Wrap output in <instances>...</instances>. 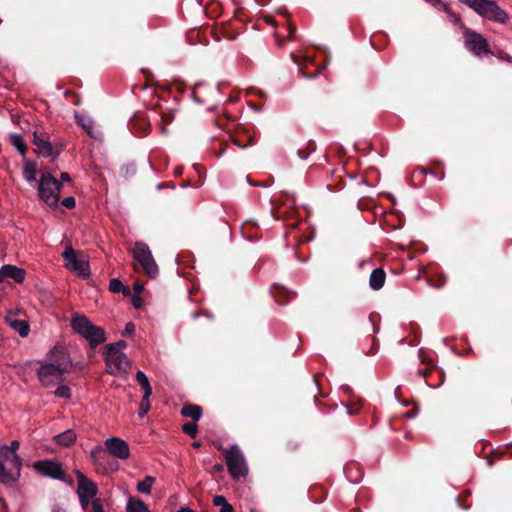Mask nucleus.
<instances>
[{
    "mask_svg": "<svg viewBox=\"0 0 512 512\" xmlns=\"http://www.w3.org/2000/svg\"><path fill=\"white\" fill-rule=\"evenodd\" d=\"M72 330L85 338L91 348H96L106 340L105 331L93 324L86 316L75 313L70 320Z\"/></svg>",
    "mask_w": 512,
    "mask_h": 512,
    "instance_id": "1",
    "label": "nucleus"
},
{
    "mask_svg": "<svg viewBox=\"0 0 512 512\" xmlns=\"http://www.w3.org/2000/svg\"><path fill=\"white\" fill-rule=\"evenodd\" d=\"M70 362L66 357H62L55 363L46 362L41 364L37 375L41 384L45 387H51L62 383L65 378L64 374L68 371Z\"/></svg>",
    "mask_w": 512,
    "mask_h": 512,
    "instance_id": "2",
    "label": "nucleus"
},
{
    "mask_svg": "<svg viewBox=\"0 0 512 512\" xmlns=\"http://www.w3.org/2000/svg\"><path fill=\"white\" fill-rule=\"evenodd\" d=\"M461 3L473 9L480 16L499 23H505L508 19L507 13L501 9L496 2L488 0H459Z\"/></svg>",
    "mask_w": 512,
    "mask_h": 512,
    "instance_id": "3",
    "label": "nucleus"
},
{
    "mask_svg": "<svg viewBox=\"0 0 512 512\" xmlns=\"http://www.w3.org/2000/svg\"><path fill=\"white\" fill-rule=\"evenodd\" d=\"M62 184L50 173L41 174L38 184V194L42 201L50 207H56L59 202V194Z\"/></svg>",
    "mask_w": 512,
    "mask_h": 512,
    "instance_id": "4",
    "label": "nucleus"
},
{
    "mask_svg": "<svg viewBox=\"0 0 512 512\" xmlns=\"http://www.w3.org/2000/svg\"><path fill=\"white\" fill-rule=\"evenodd\" d=\"M131 252L134 260L150 278H155L158 275V266L147 244L143 242H136L131 249Z\"/></svg>",
    "mask_w": 512,
    "mask_h": 512,
    "instance_id": "5",
    "label": "nucleus"
},
{
    "mask_svg": "<svg viewBox=\"0 0 512 512\" xmlns=\"http://www.w3.org/2000/svg\"><path fill=\"white\" fill-rule=\"evenodd\" d=\"M65 261V267L82 278L90 276V267L88 260L84 255H78L72 247H67L62 253Z\"/></svg>",
    "mask_w": 512,
    "mask_h": 512,
    "instance_id": "6",
    "label": "nucleus"
},
{
    "mask_svg": "<svg viewBox=\"0 0 512 512\" xmlns=\"http://www.w3.org/2000/svg\"><path fill=\"white\" fill-rule=\"evenodd\" d=\"M227 467L233 478L245 477L248 469L243 453L237 445H233L226 451Z\"/></svg>",
    "mask_w": 512,
    "mask_h": 512,
    "instance_id": "7",
    "label": "nucleus"
},
{
    "mask_svg": "<svg viewBox=\"0 0 512 512\" xmlns=\"http://www.w3.org/2000/svg\"><path fill=\"white\" fill-rule=\"evenodd\" d=\"M105 361L107 372L112 375L126 373L130 361L123 352L105 350Z\"/></svg>",
    "mask_w": 512,
    "mask_h": 512,
    "instance_id": "8",
    "label": "nucleus"
},
{
    "mask_svg": "<svg viewBox=\"0 0 512 512\" xmlns=\"http://www.w3.org/2000/svg\"><path fill=\"white\" fill-rule=\"evenodd\" d=\"M465 46L476 56H481L490 53L487 40L479 33L465 30Z\"/></svg>",
    "mask_w": 512,
    "mask_h": 512,
    "instance_id": "9",
    "label": "nucleus"
},
{
    "mask_svg": "<svg viewBox=\"0 0 512 512\" xmlns=\"http://www.w3.org/2000/svg\"><path fill=\"white\" fill-rule=\"evenodd\" d=\"M24 312L20 309L15 311H8L5 316L6 323L16 331L21 337L28 336L30 332V326L25 318H23Z\"/></svg>",
    "mask_w": 512,
    "mask_h": 512,
    "instance_id": "10",
    "label": "nucleus"
},
{
    "mask_svg": "<svg viewBox=\"0 0 512 512\" xmlns=\"http://www.w3.org/2000/svg\"><path fill=\"white\" fill-rule=\"evenodd\" d=\"M106 450L114 457L125 460L130 455V448L126 441L111 437L105 440Z\"/></svg>",
    "mask_w": 512,
    "mask_h": 512,
    "instance_id": "11",
    "label": "nucleus"
},
{
    "mask_svg": "<svg viewBox=\"0 0 512 512\" xmlns=\"http://www.w3.org/2000/svg\"><path fill=\"white\" fill-rule=\"evenodd\" d=\"M34 468L42 475L62 480L64 479L65 473L62 469V466L54 461H38L34 463Z\"/></svg>",
    "mask_w": 512,
    "mask_h": 512,
    "instance_id": "12",
    "label": "nucleus"
},
{
    "mask_svg": "<svg viewBox=\"0 0 512 512\" xmlns=\"http://www.w3.org/2000/svg\"><path fill=\"white\" fill-rule=\"evenodd\" d=\"M19 442L17 440H13L10 446H1L0 447V458L5 459L11 462L14 470H16V474L21 469V460L16 450L19 448Z\"/></svg>",
    "mask_w": 512,
    "mask_h": 512,
    "instance_id": "13",
    "label": "nucleus"
},
{
    "mask_svg": "<svg viewBox=\"0 0 512 512\" xmlns=\"http://www.w3.org/2000/svg\"><path fill=\"white\" fill-rule=\"evenodd\" d=\"M78 487H77V495L94 498L97 494L98 488L97 485L88 479L84 474L78 472L77 473Z\"/></svg>",
    "mask_w": 512,
    "mask_h": 512,
    "instance_id": "14",
    "label": "nucleus"
},
{
    "mask_svg": "<svg viewBox=\"0 0 512 512\" xmlns=\"http://www.w3.org/2000/svg\"><path fill=\"white\" fill-rule=\"evenodd\" d=\"M20 476V471L16 474L10 461L0 458V482L11 485L16 482Z\"/></svg>",
    "mask_w": 512,
    "mask_h": 512,
    "instance_id": "15",
    "label": "nucleus"
},
{
    "mask_svg": "<svg viewBox=\"0 0 512 512\" xmlns=\"http://www.w3.org/2000/svg\"><path fill=\"white\" fill-rule=\"evenodd\" d=\"M26 272L17 266L6 264L0 268V282L6 278H12L17 283H22L25 279Z\"/></svg>",
    "mask_w": 512,
    "mask_h": 512,
    "instance_id": "16",
    "label": "nucleus"
},
{
    "mask_svg": "<svg viewBox=\"0 0 512 512\" xmlns=\"http://www.w3.org/2000/svg\"><path fill=\"white\" fill-rule=\"evenodd\" d=\"M74 116L77 124L80 125L90 137L95 139L99 137V132L95 129V122L90 116L80 112H75Z\"/></svg>",
    "mask_w": 512,
    "mask_h": 512,
    "instance_id": "17",
    "label": "nucleus"
},
{
    "mask_svg": "<svg viewBox=\"0 0 512 512\" xmlns=\"http://www.w3.org/2000/svg\"><path fill=\"white\" fill-rule=\"evenodd\" d=\"M386 274L383 269H374L369 278V285L373 290H379L384 286Z\"/></svg>",
    "mask_w": 512,
    "mask_h": 512,
    "instance_id": "18",
    "label": "nucleus"
},
{
    "mask_svg": "<svg viewBox=\"0 0 512 512\" xmlns=\"http://www.w3.org/2000/svg\"><path fill=\"white\" fill-rule=\"evenodd\" d=\"M427 385L431 388H438L442 385L444 381V373L441 370L434 369L429 372V375L423 374Z\"/></svg>",
    "mask_w": 512,
    "mask_h": 512,
    "instance_id": "19",
    "label": "nucleus"
},
{
    "mask_svg": "<svg viewBox=\"0 0 512 512\" xmlns=\"http://www.w3.org/2000/svg\"><path fill=\"white\" fill-rule=\"evenodd\" d=\"M33 143L37 147L38 152L43 156L48 157L52 155L53 149L51 143L41 138L37 132L33 134Z\"/></svg>",
    "mask_w": 512,
    "mask_h": 512,
    "instance_id": "20",
    "label": "nucleus"
},
{
    "mask_svg": "<svg viewBox=\"0 0 512 512\" xmlns=\"http://www.w3.org/2000/svg\"><path fill=\"white\" fill-rule=\"evenodd\" d=\"M181 414L191 418L193 421H198L202 416V408L198 405L187 404L183 406Z\"/></svg>",
    "mask_w": 512,
    "mask_h": 512,
    "instance_id": "21",
    "label": "nucleus"
},
{
    "mask_svg": "<svg viewBox=\"0 0 512 512\" xmlns=\"http://www.w3.org/2000/svg\"><path fill=\"white\" fill-rule=\"evenodd\" d=\"M55 442L61 446H69L76 439V433L72 429H68L54 437Z\"/></svg>",
    "mask_w": 512,
    "mask_h": 512,
    "instance_id": "22",
    "label": "nucleus"
},
{
    "mask_svg": "<svg viewBox=\"0 0 512 512\" xmlns=\"http://www.w3.org/2000/svg\"><path fill=\"white\" fill-rule=\"evenodd\" d=\"M156 479L153 476H146L142 481L137 484L136 490L141 494H150Z\"/></svg>",
    "mask_w": 512,
    "mask_h": 512,
    "instance_id": "23",
    "label": "nucleus"
},
{
    "mask_svg": "<svg viewBox=\"0 0 512 512\" xmlns=\"http://www.w3.org/2000/svg\"><path fill=\"white\" fill-rule=\"evenodd\" d=\"M36 172V164L32 161H27L23 167L24 179L29 183L36 182Z\"/></svg>",
    "mask_w": 512,
    "mask_h": 512,
    "instance_id": "24",
    "label": "nucleus"
},
{
    "mask_svg": "<svg viewBox=\"0 0 512 512\" xmlns=\"http://www.w3.org/2000/svg\"><path fill=\"white\" fill-rule=\"evenodd\" d=\"M126 512H149V510L142 500L130 498L127 503Z\"/></svg>",
    "mask_w": 512,
    "mask_h": 512,
    "instance_id": "25",
    "label": "nucleus"
},
{
    "mask_svg": "<svg viewBox=\"0 0 512 512\" xmlns=\"http://www.w3.org/2000/svg\"><path fill=\"white\" fill-rule=\"evenodd\" d=\"M136 379L138 384L144 391V395H152V387L150 385L149 379L143 371H137Z\"/></svg>",
    "mask_w": 512,
    "mask_h": 512,
    "instance_id": "26",
    "label": "nucleus"
},
{
    "mask_svg": "<svg viewBox=\"0 0 512 512\" xmlns=\"http://www.w3.org/2000/svg\"><path fill=\"white\" fill-rule=\"evenodd\" d=\"M11 144L18 150V152L24 156L26 153V146L23 140V137L20 134H11L10 135Z\"/></svg>",
    "mask_w": 512,
    "mask_h": 512,
    "instance_id": "27",
    "label": "nucleus"
},
{
    "mask_svg": "<svg viewBox=\"0 0 512 512\" xmlns=\"http://www.w3.org/2000/svg\"><path fill=\"white\" fill-rule=\"evenodd\" d=\"M213 504L220 507V512H234L233 507L227 502L226 498L222 495H215L213 497Z\"/></svg>",
    "mask_w": 512,
    "mask_h": 512,
    "instance_id": "28",
    "label": "nucleus"
},
{
    "mask_svg": "<svg viewBox=\"0 0 512 512\" xmlns=\"http://www.w3.org/2000/svg\"><path fill=\"white\" fill-rule=\"evenodd\" d=\"M110 291L114 293L123 292L124 294L129 293V289L123 285V283L118 279H112L109 284Z\"/></svg>",
    "mask_w": 512,
    "mask_h": 512,
    "instance_id": "29",
    "label": "nucleus"
},
{
    "mask_svg": "<svg viewBox=\"0 0 512 512\" xmlns=\"http://www.w3.org/2000/svg\"><path fill=\"white\" fill-rule=\"evenodd\" d=\"M150 396L151 395H143L138 411L139 417H144L150 410Z\"/></svg>",
    "mask_w": 512,
    "mask_h": 512,
    "instance_id": "30",
    "label": "nucleus"
},
{
    "mask_svg": "<svg viewBox=\"0 0 512 512\" xmlns=\"http://www.w3.org/2000/svg\"><path fill=\"white\" fill-rule=\"evenodd\" d=\"M55 396L60 398H70L71 390L67 385H60L54 392Z\"/></svg>",
    "mask_w": 512,
    "mask_h": 512,
    "instance_id": "31",
    "label": "nucleus"
},
{
    "mask_svg": "<svg viewBox=\"0 0 512 512\" xmlns=\"http://www.w3.org/2000/svg\"><path fill=\"white\" fill-rule=\"evenodd\" d=\"M193 422H187L183 425V431L191 437H195L197 434V424Z\"/></svg>",
    "mask_w": 512,
    "mask_h": 512,
    "instance_id": "32",
    "label": "nucleus"
},
{
    "mask_svg": "<svg viewBox=\"0 0 512 512\" xmlns=\"http://www.w3.org/2000/svg\"><path fill=\"white\" fill-rule=\"evenodd\" d=\"M127 346L126 342L123 340H120L116 343L108 344L105 346V350L108 351H117L122 352V350Z\"/></svg>",
    "mask_w": 512,
    "mask_h": 512,
    "instance_id": "33",
    "label": "nucleus"
},
{
    "mask_svg": "<svg viewBox=\"0 0 512 512\" xmlns=\"http://www.w3.org/2000/svg\"><path fill=\"white\" fill-rule=\"evenodd\" d=\"M91 506L93 512H104V507L100 499H93Z\"/></svg>",
    "mask_w": 512,
    "mask_h": 512,
    "instance_id": "34",
    "label": "nucleus"
},
{
    "mask_svg": "<svg viewBox=\"0 0 512 512\" xmlns=\"http://www.w3.org/2000/svg\"><path fill=\"white\" fill-rule=\"evenodd\" d=\"M62 205L68 209H72L75 207L76 201L74 197H66L62 200Z\"/></svg>",
    "mask_w": 512,
    "mask_h": 512,
    "instance_id": "35",
    "label": "nucleus"
},
{
    "mask_svg": "<svg viewBox=\"0 0 512 512\" xmlns=\"http://www.w3.org/2000/svg\"><path fill=\"white\" fill-rule=\"evenodd\" d=\"M135 332V325L132 322H128L122 332L124 336H130Z\"/></svg>",
    "mask_w": 512,
    "mask_h": 512,
    "instance_id": "36",
    "label": "nucleus"
},
{
    "mask_svg": "<svg viewBox=\"0 0 512 512\" xmlns=\"http://www.w3.org/2000/svg\"><path fill=\"white\" fill-rule=\"evenodd\" d=\"M78 498H79V501H80L81 507H82L83 509H86V508H87V506H88V504H89V502H90V501L92 502V500L94 499V498H90V497H84V496H82V495L78 496Z\"/></svg>",
    "mask_w": 512,
    "mask_h": 512,
    "instance_id": "37",
    "label": "nucleus"
},
{
    "mask_svg": "<svg viewBox=\"0 0 512 512\" xmlns=\"http://www.w3.org/2000/svg\"><path fill=\"white\" fill-rule=\"evenodd\" d=\"M103 452V448L101 446H96L91 450V456L93 459H98V456Z\"/></svg>",
    "mask_w": 512,
    "mask_h": 512,
    "instance_id": "38",
    "label": "nucleus"
},
{
    "mask_svg": "<svg viewBox=\"0 0 512 512\" xmlns=\"http://www.w3.org/2000/svg\"><path fill=\"white\" fill-rule=\"evenodd\" d=\"M132 304L135 308H140L142 306V300L139 296L132 297Z\"/></svg>",
    "mask_w": 512,
    "mask_h": 512,
    "instance_id": "39",
    "label": "nucleus"
},
{
    "mask_svg": "<svg viewBox=\"0 0 512 512\" xmlns=\"http://www.w3.org/2000/svg\"><path fill=\"white\" fill-rule=\"evenodd\" d=\"M133 289L137 294H140L144 290V286L139 282H135L133 285Z\"/></svg>",
    "mask_w": 512,
    "mask_h": 512,
    "instance_id": "40",
    "label": "nucleus"
},
{
    "mask_svg": "<svg viewBox=\"0 0 512 512\" xmlns=\"http://www.w3.org/2000/svg\"><path fill=\"white\" fill-rule=\"evenodd\" d=\"M60 177H61L62 181H65V182L70 181V175L66 172L61 173Z\"/></svg>",
    "mask_w": 512,
    "mask_h": 512,
    "instance_id": "41",
    "label": "nucleus"
},
{
    "mask_svg": "<svg viewBox=\"0 0 512 512\" xmlns=\"http://www.w3.org/2000/svg\"><path fill=\"white\" fill-rule=\"evenodd\" d=\"M52 512H67L64 508L58 506V505H55L53 508H52Z\"/></svg>",
    "mask_w": 512,
    "mask_h": 512,
    "instance_id": "42",
    "label": "nucleus"
},
{
    "mask_svg": "<svg viewBox=\"0 0 512 512\" xmlns=\"http://www.w3.org/2000/svg\"><path fill=\"white\" fill-rule=\"evenodd\" d=\"M176 512H195V511H193L189 507H182L179 510H177Z\"/></svg>",
    "mask_w": 512,
    "mask_h": 512,
    "instance_id": "43",
    "label": "nucleus"
},
{
    "mask_svg": "<svg viewBox=\"0 0 512 512\" xmlns=\"http://www.w3.org/2000/svg\"><path fill=\"white\" fill-rule=\"evenodd\" d=\"M234 143H235L238 147H240V148H245V147H247L248 145H251V140H249V142H248L247 144H244V145H242V144L238 143V141H237V140H235V141H234Z\"/></svg>",
    "mask_w": 512,
    "mask_h": 512,
    "instance_id": "44",
    "label": "nucleus"
},
{
    "mask_svg": "<svg viewBox=\"0 0 512 512\" xmlns=\"http://www.w3.org/2000/svg\"><path fill=\"white\" fill-rule=\"evenodd\" d=\"M0 503H1L2 507H3V512H7V504L4 501V499L0 498Z\"/></svg>",
    "mask_w": 512,
    "mask_h": 512,
    "instance_id": "45",
    "label": "nucleus"
},
{
    "mask_svg": "<svg viewBox=\"0 0 512 512\" xmlns=\"http://www.w3.org/2000/svg\"><path fill=\"white\" fill-rule=\"evenodd\" d=\"M453 20H454V22H458L460 20L459 15H456V14L453 15Z\"/></svg>",
    "mask_w": 512,
    "mask_h": 512,
    "instance_id": "46",
    "label": "nucleus"
},
{
    "mask_svg": "<svg viewBox=\"0 0 512 512\" xmlns=\"http://www.w3.org/2000/svg\"><path fill=\"white\" fill-rule=\"evenodd\" d=\"M193 446H194V447H196V448H198V447L200 446V444H199V443H197V442H195V443H193Z\"/></svg>",
    "mask_w": 512,
    "mask_h": 512,
    "instance_id": "47",
    "label": "nucleus"
},
{
    "mask_svg": "<svg viewBox=\"0 0 512 512\" xmlns=\"http://www.w3.org/2000/svg\"><path fill=\"white\" fill-rule=\"evenodd\" d=\"M250 512H257V510L252 508V509H250Z\"/></svg>",
    "mask_w": 512,
    "mask_h": 512,
    "instance_id": "48",
    "label": "nucleus"
},
{
    "mask_svg": "<svg viewBox=\"0 0 512 512\" xmlns=\"http://www.w3.org/2000/svg\"><path fill=\"white\" fill-rule=\"evenodd\" d=\"M2 23V20L0 19V24Z\"/></svg>",
    "mask_w": 512,
    "mask_h": 512,
    "instance_id": "49",
    "label": "nucleus"
}]
</instances>
